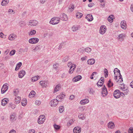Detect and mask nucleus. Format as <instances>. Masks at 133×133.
I'll list each match as a JSON object with an SVG mask.
<instances>
[{"label": "nucleus", "mask_w": 133, "mask_h": 133, "mask_svg": "<svg viewBox=\"0 0 133 133\" xmlns=\"http://www.w3.org/2000/svg\"><path fill=\"white\" fill-rule=\"evenodd\" d=\"M91 51V49L89 47H87L85 48V51L88 54H89Z\"/></svg>", "instance_id": "ea45409f"}, {"label": "nucleus", "mask_w": 133, "mask_h": 133, "mask_svg": "<svg viewBox=\"0 0 133 133\" xmlns=\"http://www.w3.org/2000/svg\"><path fill=\"white\" fill-rule=\"evenodd\" d=\"M39 83L41 85L45 87H47L49 85L48 82L46 81H41Z\"/></svg>", "instance_id": "4468645a"}, {"label": "nucleus", "mask_w": 133, "mask_h": 133, "mask_svg": "<svg viewBox=\"0 0 133 133\" xmlns=\"http://www.w3.org/2000/svg\"><path fill=\"white\" fill-rule=\"evenodd\" d=\"M62 20L63 21H66L68 19V17L67 16L64 14H62L61 16Z\"/></svg>", "instance_id": "5701e85b"}, {"label": "nucleus", "mask_w": 133, "mask_h": 133, "mask_svg": "<svg viewBox=\"0 0 133 133\" xmlns=\"http://www.w3.org/2000/svg\"><path fill=\"white\" fill-rule=\"evenodd\" d=\"M64 110V108L63 106H60L59 108V110L60 113H62Z\"/></svg>", "instance_id": "09e8293b"}, {"label": "nucleus", "mask_w": 133, "mask_h": 133, "mask_svg": "<svg viewBox=\"0 0 133 133\" xmlns=\"http://www.w3.org/2000/svg\"><path fill=\"white\" fill-rule=\"evenodd\" d=\"M76 66V65L75 64H73L71 66V67L72 68V70H73V71H74L75 70Z\"/></svg>", "instance_id": "864d4df0"}, {"label": "nucleus", "mask_w": 133, "mask_h": 133, "mask_svg": "<svg viewBox=\"0 0 133 133\" xmlns=\"http://www.w3.org/2000/svg\"><path fill=\"white\" fill-rule=\"evenodd\" d=\"M59 21V19L58 17H54L51 18L49 23L50 24L52 25H55L58 23Z\"/></svg>", "instance_id": "f03ea898"}, {"label": "nucleus", "mask_w": 133, "mask_h": 133, "mask_svg": "<svg viewBox=\"0 0 133 133\" xmlns=\"http://www.w3.org/2000/svg\"><path fill=\"white\" fill-rule=\"evenodd\" d=\"M9 2V0H3L1 3V5L2 6H5L8 4Z\"/></svg>", "instance_id": "c85d7f7f"}, {"label": "nucleus", "mask_w": 133, "mask_h": 133, "mask_svg": "<svg viewBox=\"0 0 133 133\" xmlns=\"http://www.w3.org/2000/svg\"><path fill=\"white\" fill-rule=\"evenodd\" d=\"M21 98L19 96H17L15 98V103L16 104H18L21 101Z\"/></svg>", "instance_id": "a878e982"}, {"label": "nucleus", "mask_w": 133, "mask_h": 133, "mask_svg": "<svg viewBox=\"0 0 133 133\" xmlns=\"http://www.w3.org/2000/svg\"><path fill=\"white\" fill-rule=\"evenodd\" d=\"M119 79L120 80H119V79L118 80V81H116V82H119V83H121V82H123V79L120 76L119 78Z\"/></svg>", "instance_id": "4d7b16f0"}, {"label": "nucleus", "mask_w": 133, "mask_h": 133, "mask_svg": "<svg viewBox=\"0 0 133 133\" xmlns=\"http://www.w3.org/2000/svg\"><path fill=\"white\" fill-rule=\"evenodd\" d=\"M36 94L35 92L33 91H32L29 94V96L30 98H32Z\"/></svg>", "instance_id": "bb28decb"}, {"label": "nucleus", "mask_w": 133, "mask_h": 133, "mask_svg": "<svg viewBox=\"0 0 133 133\" xmlns=\"http://www.w3.org/2000/svg\"><path fill=\"white\" fill-rule=\"evenodd\" d=\"M58 66V64H54L53 65V68L55 69L57 68Z\"/></svg>", "instance_id": "bf43d9fd"}, {"label": "nucleus", "mask_w": 133, "mask_h": 133, "mask_svg": "<svg viewBox=\"0 0 133 133\" xmlns=\"http://www.w3.org/2000/svg\"><path fill=\"white\" fill-rule=\"evenodd\" d=\"M45 120V117L44 115H40L38 119V123L39 124H43Z\"/></svg>", "instance_id": "7ed1b4c3"}, {"label": "nucleus", "mask_w": 133, "mask_h": 133, "mask_svg": "<svg viewBox=\"0 0 133 133\" xmlns=\"http://www.w3.org/2000/svg\"><path fill=\"white\" fill-rule=\"evenodd\" d=\"M8 102V99L4 98L2 101L1 104L3 106H4L5 104H7Z\"/></svg>", "instance_id": "b1692460"}, {"label": "nucleus", "mask_w": 133, "mask_h": 133, "mask_svg": "<svg viewBox=\"0 0 133 133\" xmlns=\"http://www.w3.org/2000/svg\"><path fill=\"white\" fill-rule=\"evenodd\" d=\"M129 133H133V128L132 127L130 128L128 130Z\"/></svg>", "instance_id": "5fc2aeb1"}, {"label": "nucleus", "mask_w": 133, "mask_h": 133, "mask_svg": "<svg viewBox=\"0 0 133 133\" xmlns=\"http://www.w3.org/2000/svg\"><path fill=\"white\" fill-rule=\"evenodd\" d=\"M73 70H72V68L71 67H70V68L69 70V74H72L73 72Z\"/></svg>", "instance_id": "69168bd1"}, {"label": "nucleus", "mask_w": 133, "mask_h": 133, "mask_svg": "<svg viewBox=\"0 0 133 133\" xmlns=\"http://www.w3.org/2000/svg\"><path fill=\"white\" fill-rule=\"evenodd\" d=\"M125 36V35L124 34H120L118 35L117 39L119 41L122 42L124 41Z\"/></svg>", "instance_id": "1a4fd4ad"}, {"label": "nucleus", "mask_w": 133, "mask_h": 133, "mask_svg": "<svg viewBox=\"0 0 133 133\" xmlns=\"http://www.w3.org/2000/svg\"><path fill=\"white\" fill-rule=\"evenodd\" d=\"M8 84L7 83L4 84L2 86L1 89V93H4L8 90Z\"/></svg>", "instance_id": "39448f33"}, {"label": "nucleus", "mask_w": 133, "mask_h": 133, "mask_svg": "<svg viewBox=\"0 0 133 133\" xmlns=\"http://www.w3.org/2000/svg\"><path fill=\"white\" fill-rule=\"evenodd\" d=\"M120 25L122 28L124 30L126 29L127 25L125 21L124 20L122 21L121 22Z\"/></svg>", "instance_id": "2eb2a0df"}, {"label": "nucleus", "mask_w": 133, "mask_h": 133, "mask_svg": "<svg viewBox=\"0 0 133 133\" xmlns=\"http://www.w3.org/2000/svg\"><path fill=\"white\" fill-rule=\"evenodd\" d=\"M74 5H71V6L70 7H69V8L70 10V11L71 12H72L74 10Z\"/></svg>", "instance_id": "8fccbe9b"}, {"label": "nucleus", "mask_w": 133, "mask_h": 133, "mask_svg": "<svg viewBox=\"0 0 133 133\" xmlns=\"http://www.w3.org/2000/svg\"><path fill=\"white\" fill-rule=\"evenodd\" d=\"M71 29L73 31H76L78 30V28L77 26L74 25L71 28Z\"/></svg>", "instance_id": "c9c22d12"}, {"label": "nucleus", "mask_w": 133, "mask_h": 133, "mask_svg": "<svg viewBox=\"0 0 133 133\" xmlns=\"http://www.w3.org/2000/svg\"><path fill=\"white\" fill-rule=\"evenodd\" d=\"M65 97V95L63 94L59 95L56 97V99L59 101H61L62 99Z\"/></svg>", "instance_id": "aec40b11"}, {"label": "nucleus", "mask_w": 133, "mask_h": 133, "mask_svg": "<svg viewBox=\"0 0 133 133\" xmlns=\"http://www.w3.org/2000/svg\"><path fill=\"white\" fill-rule=\"evenodd\" d=\"M17 36L14 34H10L9 36L8 39L11 41H13L16 38Z\"/></svg>", "instance_id": "ddd939ff"}, {"label": "nucleus", "mask_w": 133, "mask_h": 133, "mask_svg": "<svg viewBox=\"0 0 133 133\" xmlns=\"http://www.w3.org/2000/svg\"><path fill=\"white\" fill-rule=\"evenodd\" d=\"M95 62V60L94 58H91L88 59L87 61L88 64L92 65L94 64Z\"/></svg>", "instance_id": "6ab92c4d"}, {"label": "nucleus", "mask_w": 133, "mask_h": 133, "mask_svg": "<svg viewBox=\"0 0 133 133\" xmlns=\"http://www.w3.org/2000/svg\"><path fill=\"white\" fill-rule=\"evenodd\" d=\"M38 24L37 21L35 20H30L28 24L29 26H33L37 25Z\"/></svg>", "instance_id": "423d86ee"}, {"label": "nucleus", "mask_w": 133, "mask_h": 133, "mask_svg": "<svg viewBox=\"0 0 133 133\" xmlns=\"http://www.w3.org/2000/svg\"><path fill=\"white\" fill-rule=\"evenodd\" d=\"M121 84V86L120 87L121 89L123 92L121 93L118 90H115L114 92V96L116 98H119L120 97L121 95L122 96H123L127 95L128 92V90L125 88L124 85H122Z\"/></svg>", "instance_id": "f257e3e1"}, {"label": "nucleus", "mask_w": 133, "mask_h": 133, "mask_svg": "<svg viewBox=\"0 0 133 133\" xmlns=\"http://www.w3.org/2000/svg\"><path fill=\"white\" fill-rule=\"evenodd\" d=\"M89 92L90 94H93L95 92V91L92 88H90L89 89Z\"/></svg>", "instance_id": "a18cd8bd"}, {"label": "nucleus", "mask_w": 133, "mask_h": 133, "mask_svg": "<svg viewBox=\"0 0 133 133\" xmlns=\"http://www.w3.org/2000/svg\"><path fill=\"white\" fill-rule=\"evenodd\" d=\"M115 127V125L112 122H110L108 124V127L109 128L113 129Z\"/></svg>", "instance_id": "412c9836"}, {"label": "nucleus", "mask_w": 133, "mask_h": 133, "mask_svg": "<svg viewBox=\"0 0 133 133\" xmlns=\"http://www.w3.org/2000/svg\"><path fill=\"white\" fill-rule=\"evenodd\" d=\"M107 30L106 26L105 25L101 26L100 28L99 33L101 34H104L106 32Z\"/></svg>", "instance_id": "6e6552de"}, {"label": "nucleus", "mask_w": 133, "mask_h": 133, "mask_svg": "<svg viewBox=\"0 0 133 133\" xmlns=\"http://www.w3.org/2000/svg\"><path fill=\"white\" fill-rule=\"evenodd\" d=\"M72 65V63L71 62H69L67 64V65L69 67H71V66Z\"/></svg>", "instance_id": "774afa93"}, {"label": "nucleus", "mask_w": 133, "mask_h": 133, "mask_svg": "<svg viewBox=\"0 0 133 133\" xmlns=\"http://www.w3.org/2000/svg\"><path fill=\"white\" fill-rule=\"evenodd\" d=\"M8 106L9 107H10L11 108L13 109H15L16 107V105L15 104H13L12 103H10L8 104Z\"/></svg>", "instance_id": "f704fd0d"}, {"label": "nucleus", "mask_w": 133, "mask_h": 133, "mask_svg": "<svg viewBox=\"0 0 133 133\" xmlns=\"http://www.w3.org/2000/svg\"><path fill=\"white\" fill-rule=\"evenodd\" d=\"M66 77V74L65 73H63L61 76L62 78H65Z\"/></svg>", "instance_id": "052dcab7"}, {"label": "nucleus", "mask_w": 133, "mask_h": 133, "mask_svg": "<svg viewBox=\"0 0 133 133\" xmlns=\"http://www.w3.org/2000/svg\"><path fill=\"white\" fill-rule=\"evenodd\" d=\"M83 15V14L82 13L79 12L77 13L76 14V17L79 18H81Z\"/></svg>", "instance_id": "58836bf2"}, {"label": "nucleus", "mask_w": 133, "mask_h": 133, "mask_svg": "<svg viewBox=\"0 0 133 133\" xmlns=\"http://www.w3.org/2000/svg\"><path fill=\"white\" fill-rule=\"evenodd\" d=\"M89 100L87 98H85L81 100L79 102V104L82 105H84L89 103Z\"/></svg>", "instance_id": "9d476101"}, {"label": "nucleus", "mask_w": 133, "mask_h": 133, "mask_svg": "<svg viewBox=\"0 0 133 133\" xmlns=\"http://www.w3.org/2000/svg\"><path fill=\"white\" fill-rule=\"evenodd\" d=\"M36 33V31L35 30H32L28 33V35L29 36L35 35Z\"/></svg>", "instance_id": "7c9ffc66"}, {"label": "nucleus", "mask_w": 133, "mask_h": 133, "mask_svg": "<svg viewBox=\"0 0 133 133\" xmlns=\"http://www.w3.org/2000/svg\"><path fill=\"white\" fill-rule=\"evenodd\" d=\"M39 41V39L37 38H32L29 39V42L31 44H35L37 43Z\"/></svg>", "instance_id": "20e7f679"}, {"label": "nucleus", "mask_w": 133, "mask_h": 133, "mask_svg": "<svg viewBox=\"0 0 133 133\" xmlns=\"http://www.w3.org/2000/svg\"><path fill=\"white\" fill-rule=\"evenodd\" d=\"M22 64V63L21 62H19L16 65V66L15 68V70L16 71L18 70L21 66Z\"/></svg>", "instance_id": "2f4dec72"}, {"label": "nucleus", "mask_w": 133, "mask_h": 133, "mask_svg": "<svg viewBox=\"0 0 133 133\" xmlns=\"http://www.w3.org/2000/svg\"><path fill=\"white\" fill-rule=\"evenodd\" d=\"M107 85L108 87H110L113 86V83L112 82H111L110 80L109 81Z\"/></svg>", "instance_id": "a19ab883"}, {"label": "nucleus", "mask_w": 133, "mask_h": 133, "mask_svg": "<svg viewBox=\"0 0 133 133\" xmlns=\"http://www.w3.org/2000/svg\"><path fill=\"white\" fill-rule=\"evenodd\" d=\"M25 71L22 70L20 71L18 77L20 78H22L25 75Z\"/></svg>", "instance_id": "4be33fe9"}, {"label": "nucleus", "mask_w": 133, "mask_h": 133, "mask_svg": "<svg viewBox=\"0 0 133 133\" xmlns=\"http://www.w3.org/2000/svg\"><path fill=\"white\" fill-rule=\"evenodd\" d=\"M29 133H35V130L34 129H31L30 130Z\"/></svg>", "instance_id": "680f3d73"}, {"label": "nucleus", "mask_w": 133, "mask_h": 133, "mask_svg": "<svg viewBox=\"0 0 133 133\" xmlns=\"http://www.w3.org/2000/svg\"><path fill=\"white\" fill-rule=\"evenodd\" d=\"M68 57H65L64 58L63 61L64 62H66L68 60Z\"/></svg>", "instance_id": "13d9d810"}, {"label": "nucleus", "mask_w": 133, "mask_h": 133, "mask_svg": "<svg viewBox=\"0 0 133 133\" xmlns=\"http://www.w3.org/2000/svg\"><path fill=\"white\" fill-rule=\"evenodd\" d=\"M85 18L89 21H91L93 19V18L92 15L91 14L87 15L85 17Z\"/></svg>", "instance_id": "dca6fc26"}, {"label": "nucleus", "mask_w": 133, "mask_h": 133, "mask_svg": "<svg viewBox=\"0 0 133 133\" xmlns=\"http://www.w3.org/2000/svg\"><path fill=\"white\" fill-rule=\"evenodd\" d=\"M114 72L115 74L116 72H117L119 73V74L120 75H121V74L120 73V71L117 68H115V69Z\"/></svg>", "instance_id": "603ef678"}, {"label": "nucleus", "mask_w": 133, "mask_h": 133, "mask_svg": "<svg viewBox=\"0 0 133 133\" xmlns=\"http://www.w3.org/2000/svg\"><path fill=\"white\" fill-rule=\"evenodd\" d=\"M82 78V77L81 76L78 75L73 78L72 79V81L74 82H76L80 80Z\"/></svg>", "instance_id": "a211bd4d"}, {"label": "nucleus", "mask_w": 133, "mask_h": 133, "mask_svg": "<svg viewBox=\"0 0 133 133\" xmlns=\"http://www.w3.org/2000/svg\"><path fill=\"white\" fill-rule=\"evenodd\" d=\"M75 98V96L73 95H71L69 97V99L71 100Z\"/></svg>", "instance_id": "e2e57ef3"}, {"label": "nucleus", "mask_w": 133, "mask_h": 133, "mask_svg": "<svg viewBox=\"0 0 133 133\" xmlns=\"http://www.w3.org/2000/svg\"><path fill=\"white\" fill-rule=\"evenodd\" d=\"M61 88V85L59 84L57 85L55 88L54 92H56L58 91Z\"/></svg>", "instance_id": "393cba45"}, {"label": "nucleus", "mask_w": 133, "mask_h": 133, "mask_svg": "<svg viewBox=\"0 0 133 133\" xmlns=\"http://www.w3.org/2000/svg\"><path fill=\"white\" fill-rule=\"evenodd\" d=\"M102 93L103 97L107 95V90L105 86L103 88V90Z\"/></svg>", "instance_id": "f3484780"}, {"label": "nucleus", "mask_w": 133, "mask_h": 133, "mask_svg": "<svg viewBox=\"0 0 133 133\" xmlns=\"http://www.w3.org/2000/svg\"><path fill=\"white\" fill-rule=\"evenodd\" d=\"M15 52L16 51L15 50H12L10 52L9 55L10 56H12L15 54Z\"/></svg>", "instance_id": "de8ad7c7"}, {"label": "nucleus", "mask_w": 133, "mask_h": 133, "mask_svg": "<svg viewBox=\"0 0 133 133\" xmlns=\"http://www.w3.org/2000/svg\"><path fill=\"white\" fill-rule=\"evenodd\" d=\"M104 73L105 75V77H107L108 75V72L107 70L106 69H105L104 70Z\"/></svg>", "instance_id": "37998d69"}, {"label": "nucleus", "mask_w": 133, "mask_h": 133, "mask_svg": "<svg viewBox=\"0 0 133 133\" xmlns=\"http://www.w3.org/2000/svg\"><path fill=\"white\" fill-rule=\"evenodd\" d=\"M9 133H16V131L14 130H12L10 131Z\"/></svg>", "instance_id": "338daca9"}, {"label": "nucleus", "mask_w": 133, "mask_h": 133, "mask_svg": "<svg viewBox=\"0 0 133 133\" xmlns=\"http://www.w3.org/2000/svg\"><path fill=\"white\" fill-rule=\"evenodd\" d=\"M113 15H111L108 18V21L110 23L112 22L113 21Z\"/></svg>", "instance_id": "4c0bfd02"}, {"label": "nucleus", "mask_w": 133, "mask_h": 133, "mask_svg": "<svg viewBox=\"0 0 133 133\" xmlns=\"http://www.w3.org/2000/svg\"><path fill=\"white\" fill-rule=\"evenodd\" d=\"M87 58V57L85 56L84 57L81 58V59L82 61L86 60Z\"/></svg>", "instance_id": "6e6d98bb"}, {"label": "nucleus", "mask_w": 133, "mask_h": 133, "mask_svg": "<svg viewBox=\"0 0 133 133\" xmlns=\"http://www.w3.org/2000/svg\"><path fill=\"white\" fill-rule=\"evenodd\" d=\"M10 119L11 121L15 120L16 119L15 114H12L10 116Z\"/></svg>", "instance_id": "cd10ccee"}, {"label": "nucleus", "mask_w": 133, "mask_h": 133, "mask_svg": "<svg viewBox=\"0 0 133 133\" xmlns=\"http://www.w3.org/2000/svg\"><path fill=\"white\" fill-rule=\"evenodd\" d=\"M22 105L23 106H25L27 104V101L26 99H24L22 100L21 102Z\"/></svg>", "instance_id": "473e14b6"}, {"label": "nucleus", "mask_w": 133, "mask_h": 133, "mask_svg": "<svg viewBox=\"0 0 133 133\" xmlns=\"http://www.w3.org/2000/svg\"><path fill=\"white\" fill-rule=\"evenodd\" d=\"M78 117L79 119H81L82 120L84 119L85 118L84 115L82 114L79 115Z\"/></svg>", "instance_id": "c03bdc74"}, {"label": "nucleus", "mask_w": 133, "mask_h": 133, "mask_svg": "<svg viewBox=\"0 0 133 133\" xmlns=\"http://www.w3.org/2000/svg\"><path fill=\"white\" fill-rule=\"evenodd\" d=\"M53 127L54 128L55 130L56 131L59 130L60 128V126L56 124H54L53 125Z\"/></svg>", "instance_id": "c756f323"}, {"label": "nucleus", "mask_w": 133, "mask_h": 133, "mask_svg": "<svg viewBox=\"0 0 133 133\" xmlns=\"http://www.w3.org/2000/svg\"><path fill=\"white\" fill-rule=\"evenodd\" d=\"M41 103V102L39 100H37L35 102V104L37 105H39Z\"/></svg>", "instance_id": "3c124183"}, {"label": "nucleus", "mask_w": 133, "mask_h": 133, "mask_svg": "<svg viewBox=\"0 0 133 133\" xmlns=\"http://www.w3.org/2000/svg\"><path fill=\"white\" fill-rule=\"evenodd\" d=\"M58 101L57 99H54L50 102V104L51 107H54L56 106L58 104Z\"/></svg>", "instance_id": "0eeeda50"}, {"label": "nucleus", "mask_w": 133, "mask_h": 133, "mask_svg": "<svg viewBox=\"0 0 133 133\" xmlns=\"http://www.w3.org/2000/svg\"><path fill=\"white\" fill-rule=\"evenodd\" d=\"M18 90L17 89H15L13 91L14 94L16 96L18 94Z\"/></svg>", "instance_id": "49530a36"}, {"label": "nucleus", "mask_w": 133, "mask_h": 133, "mask_svg": "<svg viewBox=\"0 0 133 133\" xmlns=\"http://www.w3.org/2000/svg\"><path fill=\"white\" fill-rule=\"evenodd\" d=\"M42 46L41 45H38L34 49L35 51H39L41 48Z\"/></svg>", "instance_id": "e433bc0d"}, {"label": "nucleus", "mask_w": 133, "mask_h": 133, "mask_svg": "<svg viewBox=\"0 0 133 133\" xmlns=\"http://www.w3.org/2000/svg\"><path fill=\"white\" fill-rule=\"evenodd\" d=\"M46 1V0H40V2L42 4H43L45 3Z\"/></svg>", "instance_id": "0e129e2a"}, {"label": "nucleus", "mask_w": 133, "mask_h": 133, "mask_svg": "<svg viewBox=\"0 0 133 133\" xmlns=\"http://www.w3.org/2000/svg\"><path fill=\"white\" fill-rule=\"evenodd\" d=\"M78 111L81 112L83 111L85 109L84 107L83 106H79L78 108Z\"/></svg>", "instance_id": "72a5a7b5"}, {"label": "nucleus", "mask_w": 133, "mask_h": 133, "mask_svg": "<svg viewBox=\"0 0 133 133\" xmlns=\"http://www.w3.org/2000/svg\"><path fill=\"white\" fill-rule=\"evenodd\" d=\"M39 77L34 76L32 78V81L33 82H35L37 81L39 78Z\"/></svg>", "instance_id": "79ce46f5"}, {"label": "nucleus", "mask_w": 133, "mask_h": 133, "mask_svg": "<svg viewBox=\"0 0 133 133\" xmlns=\"http://www.w3.org/2000/svg\"><path fill=\"white\" fill-rule=\"evenodd\" d=\"M104 78L103 77H101L97 83L98 87H101L103 85L104 82Z\"/></svg>", "instance_id": "f8f14e48"}, {"label": "nucleus", "mask_w": 133, "mask_h": 133, "mask_svg": "<svg viewBox=\"0 0 133 133\" xmlns=\"http://www.w3.org/2000/svg\"><path fill=\"white\" fill-rule=\"evenodd\" d=\"M81 130V129L80 127H76L74 128L73 130V131L74 133H80Z\"/></svg>", "instance_id": "9b49d317"}]
</instances>
